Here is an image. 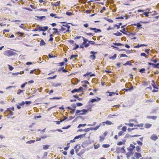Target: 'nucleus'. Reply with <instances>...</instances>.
<instances>
[{"mask_svg":"<svg viewBox=\"0 0 159 159\" xmlns=\"http://www.w3.org/2000/svg\"><path fill=\"white\" fill-rule=\"evenodd\" d=\"M125 52L127 54H129L132 52V50H129L126 49Z\"/></svg>","mask_w":159,"mask_h":159,"instance_id":"60","label":"nucleus"},{"mask_svg":"<svg viewBox=\"0 0 159 159\" xmlns=\"http://www.w3.org/2000/svg\"><path fill=\"white\" fill-rule=\"evenodd\" d=\"M83 90V88L82 87H80L78 89H74L71 91V93H74L75 92H81Z\"/></svg>","mask_w":159,"mask_h":159,"instance_id":"6","label":"nucleus"},{"mask_svg":"<svg viewBox=\"0 0 159 159\" xmlns=\"http://www.w3.org/2000/svg\"><path fill=\"white\" fill-rule=\"evenodd\" d=\"M86 125V124H80L78 126L77 128H79L81 127H84Z\"/></svg>","mask_w":159,"mask_h":159,"instance_id":"38","label":"nucleus"},{"mask_svg":"<svg viewBox=\"0 0 159 159\" xmlns=\"http://www.w3.org/2000/svg\"><path fill=\"white\" fill-rule=\"evenodd\" d=\"M63 117L64 118V120H61L60 121H56V123L58 125H59L60 124L61 122H62L63 121H65V120H66L68 118V117H66L64 116H63Z\"/></svg>","mask_w":159,"mask_h":159,"instance_id":"14","label":"nucleus"},{"mask_svg":"<svg viewBox=\"0 0 159 159\" xmlns=\"http://www.w3.org/2000/svg\"><path fill=\"white\" fill-rule=\"evenodd\" d=\"M157 117L156 116H147V118L151 119L154 120H156Z\"/></svg>","mask_w":159,"mask_h":159,"instance_id":"23","label":"nucleus"},{"mask_svg":"<svg viewBox=\"0 0 159 159\" xmlns=\"http://www.w3.org/2000/svg\"><path fill=\"white\" fill-rule=\"evenodd\" d=\"M89 45L90 44H91L92 45H94L95 44L96 45H98V44H96L95 43L94 41H89Z\"/></svg>","mask_w":159,"mask_h":159,"instance_id":"37","label":"nucleus"},{"mask_svg":"<svg viewBox=\"0 0 159 159\" xmlns=\"http://www.w3.org/2000/svg\"><path fill=\"white\" fill-rule=\"evenodd\" d=\"M8 67L9 69L11 71L14 69V67L12 66H11L10 65H8Z\"/></svg>","mask_w":159,"mask_h":159,"instance_id":"58","label":"nucleus"},{"mask_svg":"<svg viewBox=\"0 0 159 159\" xmlns=\"http://www.w3.org/2000/svg\"><path fill=\"white\" fill-rule=\"evenodd\" d=\"M127 127L126 126H124L122 128V131L123 132H125L126 130Z\"/></svg>","mask_w":159,"mask_h":159,"instance_id":"59","label":"nucleus"},{"mask_svg":"<svg viewBox=\"0 0 159 159\" xmlns=\"http://www.w3.org/2000/svg\"><path fill=\"white\" fill-rule=\"evenodd\" d=\"M95 102H97V99L95 98L91 99L88 102V103L89 104L90 103H94Z\"/></svg>","mask_w":159,"mask_h":159,"instance_id":"21","label":"nucleus"},{"mask_svg":"<svg viewBox=\"0 0 159 159\" xmlns=\"http://www.w3.org/2000/svg\"><path fill=\"white\" fill-rule=\"evenodd\" d=\"M78 55L77 54H76V55H71L70 56V60H71L72 59H73V58L77 57H78Z\"/></svg>","mask_w":159,"mask_h":159,"instance_id":"41","label":"nucleus"},{"mask_svg":"<svg viewBox=\"0 0 159 159\" xmlns=\"http://www.w3.org/2000/svg\"><path fill=\"white\" fill-rule=\"evenodd\" d=\"M35 70H34V73L37 75H38L40 73V71L39 70H37V69H35Z\"/></svg>","mask_w":159,"mask_h":159,"instance_id":"34","label":"nucleus"},{"mask_svg":"<svg viewBox=\"0 0 159 159\" xmlns=\"http://www.w3.org/2000/svg\"><path fill=\"white\" fill-rule=\"evenodd\" d=\"M151 85L154 89H158V88L156 84L155 83H152Z\"/></svg>","mask_w":159,"mask_h":159,"instance_id":"48","label":"nucleus"},{"mask_svg":"<svg viewBox=\"0 0 159 159\" xmlns=\"http://www.w3.org/2000/svg\"><path fill=\"white\" fill-rule=\"evenodd\" d=\"M14 107L12 106L11 107L7 108V110L5 111L4 112V113H5L6 112H7V111H10V110H12V111H14Z\"/></svg>","mask_w":159,"mask_h":159,"instance_id":"25","label":"nucleus"},{"mask_svg":"<svg viewBox=\"0 0 159 159\" xmlns=\"http://www.w3.org/2000/svg\"><path fill=\"white\" fill-rule=\"evenodd\" d=\"M120 57H127L128 56L125 54H120Z\"/></svg>","mask_w":159,"mask_h":159,"instance_id":"63","label":"nucleus"},{"mask_svg":"<svg viewBox=\"0 0 159 159\" xmlns=\"http://www.w3.org/2000/svg\"><path fill=\"white\" fill-rule=\"evenodd\" d=\"M89 29L92 30H93L95 33L101 32L102 31L100 29H97L96 28H91L90 27Z\"/></svg>","mask_w":159,"mask_h":159,"instance_id":"7","label":"nucleus"},{"mask_svg":"<svg viewBox=\"0 0 159 159\" xmlns=\"http://www.w3.org/2000/svg\"><path fill=\"white\" fill-rule=\"evenodd\" d=\"M97 52H94L93 51H91L90 52V54H91L89 56V58L92 59V60H94L96 58V56L95 55L97 54Z\"/></svg>","mask_w":159,"mask_h":159,"instance_id":"3","label":"nucleus"},{"mask_svg":"<svg viewBox=\"0 0 159 159\" xmlns=\"http://www.w3.org/2000/svg\"><path fill=\"white\" fill-rule=\"evenodd\" d=\"M86 151V150L85 149H82L78 153H77V155L81 157V158L83 159V157L82 155L85 153Z\"/></svg>","mask_w":159,"mask_h":159,"instance_id":"10","label":"nucleus"},{"mask_svg":"<svg viewBox=\"0 0 159 159\" xmlns=\"http://www.w3.org/2000/svg\"><path fill=\"white\" fill-rule=\"evenodd\" d=\"M136 148V151L137 152H140L141 151V148L139 146H137L136 147H135Z\"/></svg>","mask_w":159,"mask_h":159,"instance_id":"56","label":"nucleus"},{"mask_svg":"<svg viewBox=\"0 0 159 159\" xmlns=\"http://www.w3.org/2000/svg\"><path fill=\"white\" fill-rule=\"evenodd\" d=\"M150 12L148 11H145V12H143V14L145 16L147 17H148L149 16L148 14Z\"/></svg>","mask_w":159,"mask_h":159,"instance_id":"50","label":"nucleus"},{"mask_svg":"<svg viewBox=\"0 0 159 159\" xmlns=\"http://www.w3.org/2000/svg\"><path fill=\"white\" fill-rule=\"evenodd\" d=\"M75 46L73 49V50H76L79 47V45L78 44H77L76 43H75Z\"/></svg>","mask_w":159,"mask_h":159,"instance_id":"39","label":"nucleus"},{"mask_svg":"<svg viewBox=\"0 0 159 159\" xmlns=\"http://www.w3.org/2000/svg\"><path fill=\"white\" fill-rule=\"evenodd\" d=\"M141 135H130L129 134H126L125 137H124V138H127L129 139H130L131 137H135L138 136H140Z\"/></svg>","mask_w":159,"mask_h":159,"instance_id":"8","label":"nucleus"},{"mask_svg":"<svg viewBox=\"0 0 159 159\" xmlns=\"http://www.w3.org/2000/svg\"><path fill=\"white\" fill-rule=\"evenodd\" d=\"M3 54L8 57H11L15 55L16 54V53L11 50H7L4 52Z\"/></svg>","mask_w":159,"mask_h":159,"instance_id":"1","label":"nucleus"},{"mask_svg":"<svg viewBox=\"0 0 159 159\" xmlns=\"http://www.w3.org/2000/svg\"><path fill=\"white\" fill-rule=\"evenodd\" d=\"M143 123L140 124H137V125H134V126H137V127H143Z\"/></svg>","mask_w":159,"mask_h":159,"instance_id":"61","label":"nucleus"},{"mask_svg":"<svg viewBox=\"0 0 159 159\" xmlns=\"http://www.w3.org/2000/svg\"><path fill=\"white\" fill-rule=\"evenodd\" d=\"M61 70L64 73H66L68 72V71L67 70L64 68V67L60 68L58 70V71L60 72Z\"/></svg>","mask_w":159,"mask_h":159,"instance_id":"17","label":"nucleus"},{"mask_svg":"<svg viewBox=\"0 0 159 159\" xmlns=\"http://www.w3.org/2000/svg\"><path fill=\"white\" fill-rule=\"evenodd\" d=\"M35 142V140H32L29 141H28L26 142V143L27 144H31L32 143H34Z\"/></svg>","mask_w":159,"mask_h":159,"instance_id":"49","label":"nucleus"},{"mask_svg":"<svg viewBox=\"0 0 159 159\" xmlns=\"http://www.w3.org/2000/svg\"><path fill=\"white\" fill-rule=\"evenodd\" d=\"M50 146L48 145H43V148L44 150L47 149L49 148Z\"/></svg>","mask_w":159,"mask_h":159,"instance_id":"32","label":"nucleus"},{"mask_svg":"<svg viewBox=\"0 0 159 159\" xmlns=\"http://www.w3.org/2000/svg\"><path fill=\"white\" fill-rule=\"evenodd\" d=\"M49 36H50V38L48 40L49 41H53V35L52 34H50Z\"/></svg>","mask_w":159,"mask_h":159,"instance_id":"40","label":"nucleus"},{"mask_svg":"<svg viewBox=\"0 0 159 159\" xmlns=\"http://www.w3.org/2000/svg\"><path fill=\"white\" fill-rule=\"evenodd\" d=\"M28 84V83L27 82H25L22 84L21 85V86H20L21 88H24L25 87V85L26 84Z\"/></svg>","mask_w":159,"mask_h":159,"instance_id":"53","label":"nucleus"},{"mask_svg":"<svg viewBox=\"0 0 159 159\" xmlns=\"http://www.w3.org/2000/svg\"><path fill=\"white\" fill-rule=\"evenodd\" d=\"M129 147H130L129 148L132 149V150L133 151L134 149L135 148V146L134 145L132 144H130Z\"/></svg>","mask_w":159,"mask_h":159,"instance_id":"43","label":"nucleus"},{"mask_svg":"<svg viewBox=\"0 0 159 159\" xmlns=\"http://www.w3.org/2000/svg\"><path fill=\"white\" fill-rule=\"evenodd\" d=\"M16 34L18 35H19V37H23V36L24 35V34L23 33L20 32V31L17 32L16 33Z\"/></svg>","mask_w":159,"mask_h":159,"instance_id":"22","label":"nucleus"},{"mask_svg":"<svg viewBox=\"0 0 159 159\" xmlns=\"http://www.w3.org/2000/svg\"><path fill=\"white\" fill-rule=\"evenodd\" d=\"M145 69L144 68L141 69L139 70V72L141 73H145Z\"/></svg>","mask_w":159,"mask_h":159,"instance_id":"46","label":"nucleus"},{"mask_svg":"<svg viewBox=\"0 0 159 159\" xmlns=\"http://www.w3.org/2000/svg\"><path fill=\"white\" fill-rule=\"evenodd\" d=\"M116 56L117 54H114L113 56L110 57L109 59H110L114 60L116 58Z\"/></svg>","mask_w":159,"mask_h":159,"instance_id":"33","label":"nucleus"},{"mask_svg":"<svg viewBox=\"0 0 159 159\" xmlns=\"http://www.w3.org/2000/svg\"><path fill=\"white\" fill-rule=\"evenodd\" d=\"M56 14L53 13H51L50 14V16H51L52 17H54L55 18L60 19V18H62V17H59L58 16H56Z\"/></svg>","mask_w":159,"mask_h":159,"instance_id":"20","label":"nucleus"},{"mask_svg":"<svg viewBox=\"0 0 159 159\" xmlns=\"http://www.w3.org/2000/svg\"><path fill=\"white\" fill-rule=\"evenodd\" d=\"M81 110H76V112H75V115L76 116H77L78 115H79V114H79L80 113V112H81Z\"/></svg>","mask_w":159,"mask_h":159,"instance_id":"54","label":"nucleus"},{"mask_svg":"<svg viewBox=\"0 0 159 159\" xmlns=\"http://www.w3.org/2000/svg\"><path fill=\"white\" fill-rule=\"evenodd\" d=\"M103 123H105L107 125H110L112 124H113V123H112L109 120H107L105 122H103Z\"/></svg>","mask_w":159,"mask_h":159,"instance_id":"30","label":"nucleus"},{"mask_svg":"<svg viewBox=\"0 0 159 159\" xmlns=\"http://www.w3.org/2000/svg\"><path fill=\"white\" fill-rule=\"evenodd\" d=\"M82 39L83 40V45H84L85 48H87L89 46V40L84 37H82Z\"/></svg>","mask_w":159,"mask_h":159,"instance_id":"4","label":"nucleus"},{"mask_svg":"<svg viewBox=\"0 0 159 159\" xmlns=\"http://www.w3.org/2000/svg\"><path fill=\"white\" fill-rule=\"evenodd\" d=\"M108 93H109V96H112L115 94V93L114 92H108Z\"/></svg>","mask_w":159,"mask_h":159,"instance_id":"62","label":"nucleus"},{"mask_svg":"<svg viewBox=\"0 0 159 159\" xmlns=\"http://www.w3.org/2000/svg\"><path fill=\"white\" fill-rule=\"evenodd\" d=\"M62 98V97H53V98H50V99L59 100V99H61Z\"/></svg>","mask_w":159,"mask_h":159,"instance_id":"47","label":"nucleus"},{"mask_svg":"<svg viewBox=\"0 0 159 159\" xmlns=\"http://www.w3.org/2000/svg\"><path fill=\"white\" fill-rule=\"evenodd\" d=\"M158 138L156 135L155 134H152L150 137V139L154 141H156Z\"/></svg>","mask_w":159,"mask_h":159,"instance_id":"16","label":"nucleus"},{"mask_svg":"<svg viewBox=\"0 0 159 159\" xmlns=\"http://www.w3.org/2000/svg\"><path fill=\"white\" fill-rule=\"evenodd\" d=\"M84 143L85 144L86 146H87L88 145L91 144V143L90 141V139H89V141H84Z\"/></svg>","mask_w":159,"mask_h":159,"instance_id":"45","label":"nucleus"},{"mask_svg":"<svg viewBox=\"0 0 159 159\" xmlns=\"http://www.w3.org/2000/svg\"><path fill=\"white\" fill-rule=\"evenodd\" d=\"M120 31L122 33L127 35L129 34L127 33V31L125 30V29H122V30H120Z\"/></svg>","mask_w":159,"mask_h":159,"instance_id":"31","label":"nucleus"},{"mask_svg":"<svg viewBox=\"0 0 159 159\" xmlns=\"http://www.w3.org/2000/svg\"><path fill=\"white\" fill-rule=\"evenodd\" d=\"M46 43L44 41V40L41 39L40 41L39 45L40 46H44L46 44Z\"/></svg>","mask_w":159,"mask_h":159,"instance_id":"24","label":"nucleus"},{"mask_svg":"<svg viewBox=\"0 0 159 159\" xmlns=\"http://www.w3.org/2000/svg\"><path fill=\"white\" fill-rule=\"evenodd\" d=\"M127 149L129 151V152L126 154V155L127 156V158H129L131 155L134 154V152H133V151L132 150V149L129 148H128Z\"/></svg>","mask_w":159,"mask_h":159,"instance_id":"5","label":"nucleus"},{"mask_svg":"<svg viewBox=\"0 0 159 159\" xmlns=\"http://www.w3.org/2000/svg\"><path fill=\"white\" fill-rule=\"evenodd\" d=\"M58 64H59V66H62L64 65L65 64V62L64 61H62V62L59 63Z\"/></svg>","mask_w":159,"mask_h":159,"instance_id":"64","label":"nucleus"},{"mask_svg":"<svg viewBox=\"0 0 159 159\" xmlns=\"http://www.w3.org/2000/svg\"><path fill=\"white\" fill-rule=\"evenodd\" d=\"M134 156L136 157L137 159H139L140 157H142V155L141 153H138L137 152H135L134 154Z\"/></svg>","mask_w":159,"mask_h":159,"instance_id":"13","label":"nucleus"},{"mask_svg":"<svg viewBox=\"0 0 159 159\" xmlns=\"http://www.w3.org/2000/svg\"><path fill=\"white\" fill-rule=\"evenodd\" d=\"M79 81L78 79L75 78L72 79L71 80L72 83L74 85L77 84Z\"/></svg>","mask_w":159,"mask_h":159,"instance_id":"9","label":"nucleus"},{"mask_svg":"<svg viewBox=\"0 0 159 159\" xmlns=\"http://www.w3.org/2000/svg\"><path fill=\"white\" fill-rule=\"evenodd\" d=\"M61 85V84L60 83H58L57 84H55L54 83H52V85L54 87H57L58 86H60Z\"/></svg>","mask_w":159,"mask_h":159,"instance_id":"44","label":"nucleus"},{"mask_svg":"<svg viewBox=\"0 0 159 159\" xmlns=\"http://www.w3.org/2000/svg\"><path fill=\"white\" fill-rule=\"evenodd\" d=\"M110 146L109 144H103L102 147L104 148H108Z\"/></svg>","mask_w":159,"mask_h":159,"instance_id":"52","label":"nucleus"},{"mask_svg":"<svg viewBox=\"0 0 159 159\" xmlns=\"http://www.w3.org/2000/svg\"><path fill=\"white\" fill-rule=\"evenodd\" d=\"M116 152L117 153H120L121 152V148L118 147H116Z\"/></svg>","mask_w":159,"mask_h":159,"instance_id":"27","label":"nucleus"},{"mask_svg":"<svg viewBox=\"0 0 159 159\" xmlns=\"http://www.w3.org/2000/svg\"><path fill=\"white\" fill-rule=\"evenodd\" d=\"M57 75H54L52 77H49L47 78V79L48 80H50L51 79H55L57 77Z\"/></svg>","mask_w":159,"mask_h":159,"instance_id":"51","label":"nucleus"},{"mask_svg":"<svg viewBox=\"0 0 159 159\" xmlns=\"http://www.w3.org/2000/svg\"><path fill=\"white\" fill-rule=\"evenodd\" d=\"M152 126V125L148 123H146L145 125V127L147 128H149Z\"/></svg>","mask_w":159,"mask_h":159,"instance_id":"35","label":"nucleus"},{"mask_svg":"<svg viewBox=\"0 0 159 159\" xmlns=\"http://www.w3.org/2000/svg\"><path fill=\"white\" fill-rule=\"evenodd\" d=\"M81 111L82 112L79 114V115H85L88 112V110L86 109H83L81 110Z\"/></svg>","mask_w":159,"mask_h":159,"instance_id":"12","label":"nucleus"},{"mask_svg":"<svg viewBox=\"0 0 159 159\" xmlns=\"http://www.w3.org/2000/svg\"><path fill=\"white\" fill-rule=\"evenodd\" d=\"M113 34L116 36H120L122 35V33L118 31H117L116 33H113Z\"/></svg>","mask_w":159,"mask_h":159,"instance_id":"28","label":"nucleus"},{"mask_svg":"<svg viewBox=\"0 0 159 159\" xmlns=\"http://www.w3.org/2000/svg\"><path fill=\"white\" fill-rule=\"evenodd\" d=\"M136 26L138 29L142 28V25L140 24V23H137V24Z\"/></svg>","mask_w":159,"mask_h":159,"instance_id":"42","label":"nucleus"},{"mask_svg":"<svg viewBox=\"0 0 159 159\" xmlns=\"http://www.w3.org/2000/svg\"><path fill=\"white\" fill-rule=\"evenodd\" d=\"M133 60H131L130 61H127L124 64V65L125 66H126L127 65L132 66V65L131 63V62H133Z\"/></svg>","mask_w":159,"mask_h":159,"instance_id":"18","label":"nucleus"},{"mask_svg":"<svg viewBox=\"0 0 159 159\" xmlns=\"http://www.w3.org/2000/svg\"><path fill=\"white\" fill-rule=\"evenodd\" d=\"M35 17H37V20H39L40 21H42L43 20H44L46 19V17L44 16H36Z\"/></svg>","mask_w":159,"mask_h":159,"instance_id":"15","label":"nucleus"},{"mask_svg":"<svg viewBox=\"0 0 159 159\" xmlns=\"http://www.w3.org/2000/svg\"><path fill=\"white\" fill-rule=\"evenodd\" d=\"M52 5H53L55 7H57L59 5H60V2H57L55 3L52 2L51 3Z\"/></svg>","mask_w":159,"mask_h":159,"instance_id":"29","label":"nucleus"},{"mask_svg":"<svg viewBox=\"0 0 159 159\" xmlns=\"http://www.w3.org/2000/svg\"><path fill=\"white\" fill-rule=\"evenodd\" d=\"M147 45H146L145 44H138L137 45L134 46V48H139L140 47H143V46H147Z\"/></svg>","mask_w":159,"mask_h":159,"instance_id":"26","label":"nucleus"},{"mask_svg":"<svg viewBox=\"0 0 159 159\" xmlns=\"http://www.w3.org/2000/svg\"><path fill=\"white\" fill-rule=\"evenodd\" d=\"M155 68H159V63L154 64L153 67Z\"/></svg>","mask_w":159,"mask_h":159,"instance_id":"36","label":"nucleus"},{"mask_svg":"<svg viewBox=\"0 0 159 159\" xmlns=\"http://www.w3.org/2000/svg\"><path fill=\"white\" fill-rule=\"evenodd\" d=\"M37 26H39V31L45 32L47 31L48 29V27L47 26H41L39 25H37Z\"/></svg>","mask_w":159,"mask_h":159,"instance_id":"2","label":"nucleus"},{"mask_svg":"<svg viewBox=\"0 0 159 159\" xmlns=\"http://www.w3.org/2000/svg\"><path fill=\"white\" fill-rule=\"evenodd\" d=\"M23 91H24L23 90H21L20 89H19L17 90V94L19 95L21 93H23Z\"/></svg>","mask_w":159,"mask_h":159,"instance_id":"55","label":"nucleus"},{"mask_svg":"<svg viewBox=\"0 0 159 159\" xmlns=\"http://www.w3.org/2000/svg\"><path fill=\"white\" fill-rule=\"evenodd\" d=\"M112 44L115 46H121V43H112Z\"/></svg>","mask_w":159,"mask_h":159,"instance_id":"57","label":"nucleus"},{"mask_svg":"<svg viewBox=\"0 0 159 159\" xmlns=\"http://www.w3.org/2000/svg\"><path fill=\"white\" fill-rule=\"evenodd\" d=\"M52 30L55 31L54 32H53V34H60L59 33L60 31L58 30V29L57 28H53L52 29Z\"/></svg>","mask_w":159,"mask_h":159,"instance_id":"19","label":"nucleus"},{"mask_svg":"<svg viewBox=\"0 0 159 159\" xmlns=\"http://www.w3.org/2000/svg\"><path fill=\"white\" fill-rule=\"evenodd\" d=\"M86 134V133H85L82 134H80L74 137V140L78 139L79 138H81L84 137H85V136Z\"/></svg>","mask_w":159,"mask_h":159,"instance_id":"11","label":"nucleus"}]
</instances>
